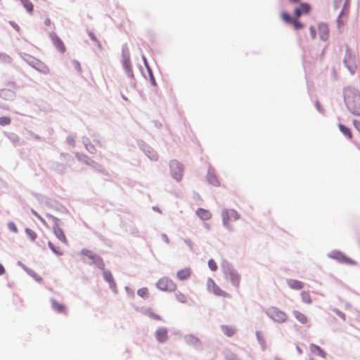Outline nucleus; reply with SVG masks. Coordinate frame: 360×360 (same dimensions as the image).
<instances>
[{
	"label": "nucleus",
	"instance_id": "nucleus-1",
	"mask_svg": "<svg viewBox=\"0 0 360 360\" xmlns=\"http://www.w3.org/2000/svg\"><path fill=\"white\" fill-rule=\"evenodd\" d=\"M344 98L349 110L354 115H360V94L350 86L344 89Z\"/></svg>",
	"mask_w": 360,
	"mask_h": 360
},
{
	"label": "nucleus",
	"instance_id": "nucleus-2",
	"mask_svg": "<svg viewBox=\"0 0 360 360\" xmlns=\"http://www.w3.org/2000/svg\"><path fill=\"white\" fill-rule=\"evenodd\" d=\"M81 259L88 264H96L101 269L104 268V263L100 256L87 249H83L80 252Z\"/></svg>",
	"mask_w": 360,
	"mask_h": 360
},
{
	"label": "nucleus",
	"instance_id": "nucleus-3",
	"mask_svg": "<svg viewBox=\"0 0 360 360\" xmlns=\"http://www.w3.org/2000/svg\"><path fill=\"white\" fill-rule=\"evenodd\" d=\"M266 314L271 319L279 323L285 322L288 319L287 314L276 307H269L266 311Z\"/></svg>",
	"mask_w": 360,
	"mask_h": 360
},
{
	"label": "nucleus",
	"instance_id": "nucleus-4",
	"mask_svg": "<svg viewBox=\"0 0 360 360\" xmlns=\"http://www.w3.org/2000/svg\"><path fill=\"white\" fill-rule=\"evenodd\" d=\"M221 217L224 225L231 229L232 223L238 220L240 215L234 210H225L221 213Z\"/></svg>",
	"mask_w": 360,
	"mask_h": 360
},
{
	"label": "nucleus",
	"instance_id": "nucleus-5",
	"mask_svg": "<svg viewBox=\"0 0 360 360\" xmlns=\"http://www.w3.org/2000/svg\"><path fill=\"white\" fill-rule=\"evenodd\" d=\"M156 287L162 291L174 292L176 290V284L168 277H162L156 283Z\"/></svg>",
	"mask_w": 360,
	"mask_h": 360
},
{
	"label": "nucleus",
	"instance_id": "nucleus-6",
	"mask_svg": "<svg viewBox=\"0 0 360 360\" xmlns=\"http://www.w3.org/2000/svg\"><path fill=\"white\" fill-rule=\"evenodd\" d=\"M225 278L231 285L238 291L240 285V275L234 269H228L224 272Z\"/></svg>",
	"mask_w": 360,
	"mask_h": 360
},
{
	"label": "nucleus",
	"instance_id": "nucleus-7",
	"mask_svg": "<svg viewBox=\"0 0 360 360\" xmlns=\"http://www.w3.org/2000/svg\"><path fill=\"white\" fill-rule=\"evenodd\" d=\"M207 290L216 296L223 297H230L231 295L226 291L223 290L212 278H209L207 281Z\"/></svg>",
	"mask_w": 360,
	"mask_h": 360
},
{
	"label": "nucleus",
	"instance_id": "nucleus-8",
	"mask_svg": "<svg viewBox=\"0 0 360 360\" xmlns=\"http://www.w3.org/2000/svg\"><path fill=\"white\" fill-rule=\"evenodd\" d=\"M170 169L172 176L176 181H181L184 174L183 165L176 160H172L170 162Z\"/></svg>",
	"mask_w": 360,
	"mask_h": 360
},
{
	"label": "nucleus",
	"instance_id": "nucleus-9",
	"mask_svg": "<svg viewBox=\"0 0 360 360\" xmlns=\"http://www.w3.org/2000/svg\"><path fill=\"white\" fill-rule=\"evenodd\" d=\"M311 7L307 3H301L298 8L294 11V17L300 18L302 14H308L310 12Z\"/></svg>",
	"mask_w": 360,
	"mask_h": 360
},
{
	"label": "nucleus",
	"instance_id": "nucleus-10",
	"mask_svg": "<svg viewBox=\"0 0 360 360\" xmlns=\"http://www.w3.org/2000/svg\"><path fill=\"white\" fill-rule=\"evenodd\" d=\"M155 338L159 342H165L168 340V332L165 328H159L155 331Z\"/></svg>",
	"mask_w": 360,
	"mask_h": 360
},
{
	"label": "nucleus",
	"instance_id": "nucleus-11",
	"mask_svg": "<svg viewBox=\"0 0 360 360\" xmlns=\"http://www.w3.org/2000/svg\"><path fill=\"white\" fill-rule=\"evenodd\" d=\"M191 269L189 267H186L178 271L176 273V277L179 281H185L191 277Z\"/></svg>",
	"mask_w": 360,
	"mask_h": 360
},
{
	"label": "nucleus",
	"instance_id": "nucleus-12",
	"mask_svg": "<svg viewBox=\"0 0 360 360\" xmlns=\"http://www.w3.org/2000/svg\"><path fill=\"white\" fill-rule=\"evenodd\" d=\"M196 215L204 221L209 220L212 218V213L210 210L203 208H198L195 212Z\"/></svg>",
	"mask_w": 360,
	"mask_h": 360
},
{
	"label": "nucleus",
	"instance_id": "nucleus-13",
	"mask_svg": "<svg viewBox=\"0 0 360 360\" xmlns=\"http://www.w3.org/2000/svg\"><path fill=\"white\" fill-rule=\"evenodd\" d=\"M318 30H319L320 38L323 41L327 40L328 38V35H329V29H328L327 25L323 24V23L319 24Z\"/></svg>",
	"mask_w": 360,
	"mask_h": 360
},
{
	"label": "nucleus",
	"instance_id": "nucleus-14",
	"mask_svg": "<svg viewBox=\"0 0 360 360\" xmlns=\"http://www.w3.org/2000/svg\"><path fill=\"white\" fill-rule=\"evenodd\" d=\"M52 41L58 51H59L61 53H64L66 49L64 43L58 36L53 37Z\"/></svg>",
	"mask_w": 360,
	"mask_h": 360
},
{
	"label": "nucleus",
	"instance_id": "nucleus-15",
	"mask_svg": "<svg viewBox=\"0 0 360 360\" xmlns=\"http://www.w3.org/2000/svg\"><path fill=\"white\" fill-rule=\"evenodd\" d=\"M53 231L56 236L63 243L67 244L68 240L63 233L62 229H60L58 226L56 225L53 226Z\"/></svg>",
	"mask_w": 360,
	"mask_h": 360
},
{
	"label": "nucleus",
	"instance_id": "nucleus-16",
	"mask_svg": "<svg viewBox=\"0 0 360 360\" xmlns=\"http://www.w3.org/2000/svg\"><path fill=\"white\" fill-rule=\"evenodd\" d=\"M333 257L338 259L339 262L347 264L354 265L356 264V262L353 259L348 258L340 253H336V256H333Z\"/></svg>",
	"mask_w": 360,
	"mask_h": 360
},
{
	"label": "nucleus",
	"instance_id": "nucleus-17",
	"mask_svg": "<svg viewBox=\"0 0 360 360\" xmlns=\"http://www.w3.org/2000/svg\"><path fill=\"white\" fill-rule=\"evenodd\" d=\"M289 287L294 290H300L304 287V283L300 281L295 279H289L287 281Z\"/></svg>",
	"mask_w": 360,
	"mask_h": 360
},
{
	"label": "nucleus",
	"instance_id": "nucleus-18",
	"mask_svg": "<svg viewBox=\"0 0 360 360\" xmlns=\"http://www.w3.org/2000/svg\"><path fill=\"white\" fill-rule=\"evenodd\" d=\"M103 277H104V279L109 283L110 288H112L113 289L116 288V284L115 283L112 275L111 274V273L110 271H104Z\"/></svg>",
	"mask_w": 360,
	"mask_h": 360
},
{
	"label": "nucleus",
	"instance_id": "nucleus-19",
	"mask_svg": "<svg viewBox=\"0 0 360 360\" xmlns=\"http://www.w3.org/2000/svg\"><path fill=\"white\" fill-rule=\"evenodd\" d=\"M292 314H293L294 316L295 317V319L301 323L305 324L307 323L308 319H307V316L304 314H303L302 312L295 310L293 311Z\"/></svg>",
	"mask_w": 360,
	"mask_h": 360
},
{
	"label": "nucleus",
	"instance_id": "nucleus-20",
	"mask_svg": "<svg viewBox=\"0 0 360 360\" xmlns=\"http://www.w3.org/2000/svg\"><path fill=\"white\" fill-rule=\"evenodd\" d=\"M310 349H311V352H313L314 354H315L322 358L326 357V352L319 346L311 344L310 345Z\"/></svg>",
	"mask_w": 360,
	"mask_h": 360
},
{
	"label": "nucleus",
	"instance_id": "nucleus-21",
	"mask_svg": "<svg viewBox=\"0 0 360 360\" xmlns=\"http://www.w3.org/2000/svg\"><path fill=\"white\" fill-rule=\"evenodd\" d=\"M221 330L228 337L233 336L236 333V330L230 326H222Z\"/></svg>",
	"mask_w": 360,
	"mask_h": 360
},
{
	"label": "nucleus",
	"instance_id": "nucleus-22",
	"mask_svg": "<svg viewBox=\"0 0 360 360\" xmlns=\"http://www.w3.org/2000/svg\"><path fill=\"white\" fill-rule=\"evenodd\" d=\"M52 305L55 310H56L58 312L60 313H65V306L60 302H58L55 300L52 301Z\"/></svg>",
	"mask_w": 360,
	"mask_h": 360
},
{
	"label": "nucleus",
	"instance_id": "nucleus-23",
	"mask_svg": "<svg viewBox=\"0 0 360 360\" xmlns=\"http://www.w3.org/2000/svg\"><path fill=\"white\" fill-rule=\"evenodd\" d=\"M339 127V129L340 130V131L345 135L347 137H348L349 139H351L352 138V134L351 132V130L346 126L342 124H340L338 125Z\"/></svg>",
	"mask_w": 360,
	"mask_h": 360
},
{
	"label": "nucleus",
	"instance_id": "nucleus-24",
	"mask_svg": "<svg viewBox=\"0 0 360 360\" xmlns=\"http://www.w3.org/2000/svg\"><path fill=\"white\" fill-rule=\"evenodd\" d=\"M186 341L188 344L192 345L193 346H198L200 344L199 339L192 335L186 336Z\"/></svg>",
	"mask_w": 360,
	"mask_h": 360
},
{
	"label": "nucleus",
	"instance_id": "nucleus-25",
	"mask_svg": "<svg viewBox=\"0 0 360 360\" xmlns=\"http://www.w3.org/2000/svg\"><path fill=\"white\" fill-rule=\"evenodd\" d=\"M301 297L302 301L308 304L312 302V300L309 292L302 291L301 292Z\"/></svg>",
	"mask_w": 360,
	"mask_h": 360
},
{
	"label": "nucleus",
	"instance_id": "nucleus-26",
	"mask_svg": "<svg viewBox=\"0 0 360 360\" xmlns=\"http://www.w3.org/2000/svg\"><path fill=\"white\" fill-rule=\"evenodd\" d=\"M208 181L209 182L214 185V186H218L219 184V182L217 178V176L214 175V174L212 173L211 172H209L207 175Z\"/></svg>",
	"mask_w": 360,
	"mask_h": 360
},
{
	"label": "nucleus",
	"instance_id": "nucleus-27",
	"mask_svg": "<svg viewBox=\"0 0 360 360\" xmlns=\"http://www.w3.org/2000/svg\"><path fill=\"white\" fill-rule=\"evenodd\" d=\"M25 8L30 13H32L33 11V4L29 0H20Z\"/></svg>",
	"mask_w": 360,
	"mask_h": 360
},
{
	"label": "nucleus",
	"instance_id": "nucleus-28",
	"mask_svg": "<svg viewBox=\"0 0 360 360\" xmlns=\"http://www.w3.org/2000/svg\"><path fill=\"white\" fill-rule=\"evenodd\" d=\"M295 30H300L304 27V25L299 21V18L296 17H293V20L291 22Z\"/></svg>",
	"mask_w": 360,
	"mask_h": 360
},
{
	"label": "nucleus",
	"instance_id": "nucleus-29",
	"mask_svg": "<svg viewBox=\"0 0 360 360\" xmlns=\"http://www.w3.org/2000/svg\"><path fill=\"white\" fill-rule=\"evenodd\" d=\"M137 295L142 298H144V299L148 298V295H149L148 288H141L139 289L137 291Z\"/></svg>",
	"mask_w": 360,
	"mask_h": 360
},
{
	"label": "nucleus",
	"instance_id": "nucleus-30",
	"mask_svg": "<svg viewBox=\"0 0 360 360\" xmlns=\"http://www.w3.org/2000/svg\"><path fill=\"white\" fill-rule=\"evenodd\" d=\"M176 298L181 303H186L187 302L186 295L181 292H177L176 293Z\"/></svg>",
	"mask_w": 360,
	"mask_h": 360
},
{
	"label": "nucleus",
	"instance_id": "nucleus-31",
	"mask_svg": "<svg viewBox=\"0 0 360 360\" xmlns=\"http://www.w3.org/2000/svg\"><path fill=\"white\" fill-rule=\"evenodd\" d=\"M282 20L285 22L286 23H291V22L293 20V18H292L288 13L283 12L281 15Z\"/></svg>",
	"mask_w": 360,
	"mask_h": 360
},
{
	"label": "nucleus",
	"instance_id": "nucleus-32",
	"mask_svg": "<svg viewBox=\"0 0 360 360\" xmlns=\"http://www.w3.org/2000/svg\"><path fill=\"white\" fill-rule=\"evenodd\" d=\"M25 233L32 240H34L37 238V233L32 229H26Z\"/></svg>",
	"mask_w": 360,
	"mask_h": 360
},
{
	"label": "nucleus",
	"instance_id": "nucleus-33",
	"mask_svg": "<svg viewBox=\"0 0 360 360\" xmlns=\"http://www.w3.org/2000/svg\"><path fill=\"white\" fill-rule=\"evenodd\" d=\"M48 245H49V247L50 248V249L56 255H63V252L59 249V248H56L53 245V243L49 241L48 243Z\"/></svg>",
	"mask_w": 360,
	"mask_h": 360
},
{
	"label": "nucleus",
	"instance_id": "nucleus-34",
	"mask_svg": "<svg viewBox=\"0 0 360 360\" xmlns=\"http://www.w3.org/2000/svg\"><path fill=\"white\" fill-rule=\"evenodd\" d=\"M208 266L212 271H215L217 269V264L213 259H210L208 261Z\"/></svg>",
	"mask_w": 360,
	"mask_h": 360
},
{
	"label": "nucleus",
	"instance_id": "nucleus-35",
	"mask_svg": "<svg viewBox=\"0 0 360 360\" xmlns=\"http://www.w3.org/2000/svg\"><path fill=\"white\" fill-rule=\"evenodd\" d=\"M11 123V118L8 117H1L0 124L2 126L8 125Z\"/></svg>",
	"mask_w": 360,
	"mask_h": 360
},
{
	"label": "nucleus",
	"instance_id": "nucleus-36",
	"mask_svg": "<svg viewBox=\"0 0 360 360\" xmlns=\"http://www.w3.org/2000/svg\"><path fill=\"white\" fill-rule=\"evenodd\" d=\"M8 229L11 231H12L13 233H17L18 232V229H17L15 224L13 222H9L8 224Z\"/></svg>",
	"mask_w": 360,
	"mask_h": 360
},
{
	"label": "nucleus",
	"instance_id": "nucleus-37",
	"mask_svg": "<svg viewBox=\"0 0 360 360\" xmlns=\"http://www.w3.org/2000/svg\"><path fill=\"white\" fill-rule=\"evenodd\" d=\"M85 146L87 150H89L91 153H95L96 148L92 144H91L90 143H85Z\"/></svg>",
	"mask_w": 360,
	"mask_h": 360
},
{
	"label": "nucleus",
	"instance_id": "nucleus-38",
	"mask_svg": "<svg viewBox=\"0 0 360 360\" xmlns=\"http://www.w3.org/2000/svg\"><path fill=\"white\" fill-rule=\"evenodd\" d=\"M148 316L150 317L151 319H155V320H158V321L161 320L160 316H159L158 314H155L154 312H149L148 313Z\"/></svg>",
	"mask_w": 360,
	"mask_h": 360
},
{
	"label": "nucleus",
	"instance_id": "nucleus-39",
	"mask_svg": "<svg viewBox=\"0 0 360 360\" xmlns=\"http://www.w3.org/2000/svg\"><path fill=\"white\" fill-rule=\"evenodd\" d=\"M309 31H310L311 38L315 39L316 36V32L315 28L313 26H311L309 27Z\"/></svg>",
	"mask_w": 360,
	"mask_h": 360
},
{
	"label": "nucleus",
	"instance_id": "nucleus-40",
	"mask_svg": "<svg viewBox=\"0 0 360 360\" xmlns=\"http://www.w3.org/2000/svg\"><path fill=\"white\" fill-rule=\"evenodd\" d=\"M39 70L43 72L44 74H48L49 72V69L46 65H42L41 68L39 69Z\"/></svg>",
	"mask_w": 360,
	"mask_h": 360
},
{
	"label": "nucleus",
	"instance_id": "nucleus-41",
	"mask_svg": "<svg viewBox=\"0 0 360 360\" xmlns=\"http://www.w3.org/2000/svg\"><path fill=\"white\" fill-rule=\"evenodd\" d=\"M334 311L339 316L342 320H345V314L338 309H335Z\"/></svg>",
	"mask_w": 360,
	"mask_h": 360
},
{
	"label": "nucleus",
	"instance_id": "nucleus-42",
	"mask_svg": "<svg viewBox=\"0 0 360 360\" xmlns=\"http://www.w3.org/2000/svg\"><path fill=\"white\" fill-rule=\"evenodd\" d=\"M354 125L355 128L358 130V131L360 133V122L357 120L354 121Z\"/></svg>",
	"mask_w": 360,
	"mask_h": 360
},
{
	"label": "nucleus",
	"instance_id": "nucleus-43",
	"mask_svg": "<svg viewBox=\"0 0 360 360\" xmlns=\"http://www.w3.org/2000/svg\"><path fill=\"white\" fill-rule=\"evenodd\" d=\"M315 105H316V108H317V110L319 111H322V108H321V104H320V103L318 101H316Z\"/></svg>",
	"mask_w": 360,
	"mask_h": 360
},
{
	"label": "nucleus",
	"instance_id": "nucleus-44",
	"mask_svg": "<svg viewBox=\"0 0 360 360\" xmlns=\"http://www.w3.org/2000/svg\"><path fill=\"white\" fill-rule=\"evenodd\" d=\"M74 63L75 65L76 68L78 70V71L81 72L82 71V68H81L80 64L78 62H75Z\"/></svg>",
	"mask_w": 360,
	"mask_h": 360
},
{
	"label": "nucleus",
	"instance_id": "nucleus-45",
	"mask_svg": "<svg viewBox=\"0 0 360 360\" xmlns=\"http://www.w3.org/2000/svg\"><path fill=\"white\" fill-rule=\"evenodd\" d=\"M5 273V269L2 264H0V275H3Z\"/></svg>",
	"mask_w": 360,
	"mask_h": 360
},
{
	"label": "nucleus",
	"instance_id": "nucleus-46",
	"mask_svg": "<svg viewBox=\"0 0 360 360\" xmlns=\"http://www.w3.org/2000/svg\"><path fill=\"white\" fill-rule=\"evenodd\" d=\"M44 23L46 26H50L51 24V20L49 18H46L44 21Z\"/></svg>",
	"mask_w": 360,
	"mask_h": 360
},
{
	"label": "nucleus",
	"instance_id": "nucleus-47",
	"mask_svg": "<svg viewBox=\"0 0 360 360\" xmlns=\"http://www.w3.org/2000/svg\"><path fill=\"white\" fill-rule=\"evenodd\" d=\"M32 212L37 218H39L40 220L43 221V219L41 217V216H39L35 211L32 210Z\"/></svg>",
	"mask_w": 360,
	"mask_h": 360
},
{
	"label": "nucleus",
	"instance_id": "nucleus-48",
	"mask_svg": "<svg viewBox=\"0 0 360 360\" xmlns=\"http://www.w3.org/2000/svg\"><path fill=\"white\" fill-rule=\"evenodd\" d=\"M349 54V49H347V55L345 56V58L344 59V62L345 63H347V55Z\"/></svg>",
	"mask_w": 360,
	"mask_h": 360
},
{
	"label": "nucleus",
	"instance_id": "nucleus-49",
	"mask_svg": "<svg viewBox=\"0 0 360 360\" xmlns=\"http://www.w3.org/2000/svg\"><path fill=\"white\" fill-rule=\"evenodd\" d=\"M291 4H297L300 2V0H289Z\"/></svg>",
	"mask_w": 360,
	"mask_h": 360
},
{
	"label": "nucleus",
	"instance_id": "nucleus-50",
	"mask_svg": "<svg viewBox=\"0 0 360 360\" xmlns=\"http://www.w3.org/2000/svg\"><path fill=\"white\" fill-rule=\"evenodd\" d=\"M68 141L70 144H74V140L71 138H68Z\"/></svg>",
	"mask_w": 360,
	"mask_h": 360
},
{
	"label": "nucleus",
	"instance_id": "nucleus-51",
	"mask_svg": "<svg viewBox=\"0 0 360 360\" xmlns=\"http://www.w3.org/2000/svg\"><path fill=\"white\" fill-rule=\"evenodd\" d=\"M89 35L92 40H96V37L94 36L93 34H89Z\"/></svg>",
	"mask_w": 360,
	"mask_h": 360
}]
</instances>
